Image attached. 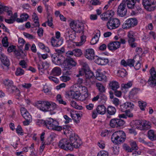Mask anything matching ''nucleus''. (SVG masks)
I'll return each instance as SVG.
<instances>
[{
	"instance_id": "obj_1",
	"label": "nucleus",
	"mask_w": 156,
	"mask_h": 156,
	"mask_svg": "<svg viewBox=\"0 0 156 156\" xmlns=\"http://www.w3.org/2000/svg\"><path fill=\"white\" fill-rule=\"evenodd\" d=\"M77 140L73 139L70 138L69 140L64 138L58 142V146L60 148L65 151H72L73 148H78Z\"/></svg>"
},
{
	"instance_id": "obj_2",
	"label": "nucleus",
	"mask_w": 156,
	"mask_h": 156,
	"mask_svg": "<svg viewBox=\"0 0 156 156\" xmlns=\"http://www.w3.org/2000/svg\"><path fill=\"white\" fill-rule=\"evenodd\" d=\"M41 121L48 129L60 131L63 128L62 126H58L59 124L57 121L51 118H49L46 120H42Z\"/></svg>"
},
{
	"instance_id": "obj_3",
	"label": "nucleus",
	"mask_w": 156,
	"mask_h": 156,
	"mask_svg": "<svg viewBox=\"0 0 156 156\" xmlns=\"http://www.w3.org/2000/svg\"><path fill=\"white\" fill-rule=\"evenodd\" d=\"M126 138V134L122 130L117 131L114 132L111 136L112 141L116 144L123 142Z\"/></svg>"
},
{
	"instance_id": "obj_4",
	"label": "nucleus",
	"mask_w": 156,
	"mask_h": 156,
	"mask_svg": "<svg viewBox=\"0 0 156 156\" xmlns=\"http://www.w3.org/2000/svg\"><path fill=\"white\" fill-rule=\"evenodd\" d=\"M79 36L80 38V41L79 42V47L83 45L86 41V36L84 34V25L82 23L79 24Z\"/></svg>"
},
{
	"instance_id": "obj_5",
	"label": "nucleus",
	"mask_w": 156,
	"mask_h": 156,
	"mask_svg": "<svg viewBox=\"0 0 156 156\" xmlns=\"http://www.w3.org/2000/svg\"><path fill=\"white\" fill-rule=\"evenodd\" d=\"M138 21L135 18H130L127 20L122 25L123 29H128L136 26Z\"/></svg>"
},
{
	"instance_id": "obj_6",
	"label": "nucleus",
	"mask_w": 156,
	"mask_h": 156,
	"mask_svg": "<svg viewBox=\"0 0 156 156\" xmlns=\"http://www.w3.org/2000/svg\"><path fill=\"white\" fill-rule=\"evenodd\" d=\"M142 3L145 8L149 11L156 9V2L154 0H143Z\"/></svg>"
},
{
	"instance_id": "obj_7",
	"label": "nucleus",
	"mask_w": 156,
	"mask_h": 156,
	"mask_svg": "<svg viewBox=\"0 0 156 156\" xmlns=\"http://www.w3.org/2000/svg\"><path fill=\"white\" fill-rule=\"evenodd\" d=\"M120 24V20L116 18H110L107 23L108 28L110 30L114 29L119 27Z\"/></svg>"
},
{
	"instance_id": "obj_8",
	"label": "nucleus",
	"mask_w": 156,
	"mask_h": 156,
	"mask_svg": "<svg viewBox=\"0 0 156 156\" xmlns=\"http://www.w3.org/2000/svg\"><path fill=\"white\" fill-rule=\"evenodd\" d=\"M62 128H63L62 130L63 131L64 134L67 137H69V139L72 138L73 139L77 140L78 136H76L75 133L72 131L71 128L68 125L64 126L62 127Z\"/></svg>"
},
{
	"instance_id": "obj_9",
	"label": "nucleus",
	"mask_w": 156,
	"mask_h": 156,
	"mask_svg": "<svg viewBox=\"0 0 156 156\" xmlns=\"http://www.w3.org/2000/svg\"><path fill=\"white\" fill-rule=\"evenodd\" d=\"M126 1L125 0H122V2L118 6L117 10V14L119 16L122 17L126 15Z\"/></svg>"
},
{
	"instance_id": "obj_10",
	"label": "nucleus",
	"mask_w": 156,
	"mask_h": 156,
	"mask_svg": "<svg viewBox=\"0 0 156 156\" xmlns=\"http://www.w3.org/2000/svg\"><path fill=\"white\" fill-rule=\"evenodd\" d=\"M125 123V122L123 120L120 119L114 118L110 120V125L113 128H117L122 126Z\"/></svg>"
},
{
	"instance_id": "obj_11",
	"label": "nucleus",
	"mask_w": 156,
	"mask_h": 156,
	"mask_svg": "<svg viewBox=\"0 0 156 156\" xmlns=\"http://www.w3.org/2000/svg\"><path fill=\"white\" fill-rule=\"evenodd\" d=\"M151 76L148 81V83L150 85L155 86L156 85V72L154 68H151L150 71Z\"/></svg>"
},
{
	"instance_id": "obj_12",
	"label": "nucleus",
	"mask_w": 156,
	"mask_h": 156,
	"mask_svg": "<svg viewBox=\"0 0 156 156\" xmlns=\"http://www.w3.org/2000/svg\"><path fill=\"white\" fill-rule=\"evenodd\" d=\"M114 14V12L112 10H108L104 12L100 16L101 19L103 20H107L109 18L111 17Z\"/></svg>"
},
{
	"instance_id": "obj_13",
	"label": "nucleus",
	"mask_w": 156,
	"mask_h": 156,
	"mask_svg": "<svg viewBox=\"0 0 156 156\" xmlns=\"http://www.w3.org/2000/svg\"><path fill=\"white\" fill-rule=\"evenodd\" d=\"M36 106L40 110L44 112H47L48 107L47 101H38L35 104Z\"/></svg>"
},
{
	"instance_id": "obj_14",
	"label": "nucleus",
	"mask_w": 156,
	"mask_h": 156,
	"mask_svg": "<svg viewBox=\"0 0 156 156\" xmlns=\"http://www.w3.org/2000/svg\"><path fill=\"white\" fill-rule=\"evenodd\" d=\"M126 3L127 5V7L129 9H135L136 10L141 9V8L137 6L136 5L135 0H125Z\"/></svg>"
},
{
	"instance_id": "obj_15",
	"label": "nucleus",
	"mask_w": 156,
	"mask_h": 156,
	"mask_svg": "<svg viewBox=\"0 0 156 156\" xmlns=\"http://www.w3.org/2000/svg\"><path fill=\"white\" fill-rule=\"evenodd\" d=\"M146 122H141L140 121H136L135 123L139 125V126H137L136 128H140L141 130L148 129L151 128V126L150 124H148Z\"/></svg>"
},
{
	"instance_id": "obj_16",
	"label": "nucleus",
	"mask_w": 156,
	"mask_h": 156,
	"mask_svg": "<svg viewBox=\"0 0 156 156\" xmlns=\"http://www.w3.org/2000/svg\"><path fill=\"white\" fill-rule=\"evenodd\" d=\"M84 55L85 57L89 60L94 59L95 56L94 55V50L91 48L87 49Z\"/></svg>"
},
{
	"instance_id": "obj_17",
	"label": "nucleus",
	"mask_w": 156,
	"mask_h": 156,
	"mask_svg": "<svg viewBox=\"0 0 156 156\" xmlns=\"http://www.w3.org/2000/svg\"><path fill=\"white\" fill-rule=\"evenodd\" d=\"M120 47L119 41H113L109 43L108 45V48L111 50H115Z\"/></svg>"
},
{
	"instance_id": "obj_18",
	"label": "nucleus",
	"mask_w": 156,
	"mask_h": 156,
	"mask_svg": "<svg viewBox=\"0 0 156 156\" xmlns=\"http://www.w3.org/2000/svg\"><path fill=\"white\" fill-rule=\"evenodd\" d=\"M23 117L26 120L23 122V123L24 126H27L30 124L32 121V117L31 115L29 112H27Z\"/></svg>"
},
{
	"instance_id": "obj_19",
	"label": "nucleus",
	"mask_w": 156,
	"mask_h": 156,
	"mask_svg": "<svg viewBox=\"0 0 156 156\" xmlns=\"http://www.w3.org/2000/svg\"><path fill=\"white\" fill-rule=\"evenodd\" d=\"M0 59L2 62L5 66L8 67L10 65V62L7 57L2 52H0Z\"/></svg>"
},
{
	"instance_id": "obj_20",
	"label": "nucleus",
	"mask_w": 156,
	"mask_h": 156,
	"mask_svg": "<svg viewBox=\"0 0 156 156\" xmlns=\"http://www.w3.org/2000/svg\"><path fill=\"white\" fill-rule=\"evenodd\" d=\"M86 90L87 89L85 87L82 86H79V94L83 98V99H80V101H83L85 100L86 97L84 94H85Z\"/></svg>"
},
{
	"instance_id": "obj_21",
	"label": "nucleus",
	"mask_w": 156,
	"mask_h": 156,
	"mask_svg": "<svg viewBox=\"0 0 156 156\" xmlns=\"http://www.w3.org/2000/svg\"><path fill=\"white\" fill-rule=\"evenodd\" d=\"M52 61L53 63L57 65H61L62 61L61 59L57 56L56 54H54L51 55Z\"/></svg>"
},
{
	"instance_id": "obj_22",
	"label": "nucleus",
	"mask_w": 156,
	"mask_h": 156,
	"mask_svg": "<svg viewBox=\"0 0 156 156\" xmlns=\"http://www.w3.org/2000/svg\"><path fill=\"white\" fill-rule=\"evenodd\" d=\"M19 48V49L18 50H15L14 51L15 55L17 58H23L25 56V53L22 50L21 48Z\"/></svg>"
},
{
	"instance_id": "obj_23",
	"label": "nucleus",
	"mask_w": 156,
	"mask_h": 156,
	"mask_svg": "<svg viewBox=\"0 0 156 156\" xmlns=\"http://www.w3.org/2000/svg\"><path fill=\"white\" fill-rule=\"evenodd\" d=\"M66 97L74 99L77 101L78 100V95L75 94L72 90L66 92Z\"/></svg>"
},
{
	"instance_id": "obj_24",
	"label": "nucleus",
	"mask_w": 156,
	"mask_h": 156,
	"mask_svg": "<svg viewBox=\"0 0 156 156\" xmlns=\"http://www.w3.org/2000/svg\"><path fill=\"white\" fill-rule=\"evenodd\" d=\"M97 112L100 114L103 115L106 111V108L104 105H99L96 109Z\"/></svg>"
},
{
	"instance_id": "obj_25",
	"label": "nucleus",
	"mask_w": 156,
	"mask_h": 156,
	"mask_svg": "<svg viewBox=\"0 0 156 156\" xmlns=\"http://www.w3.org/2000/svg\"><path fill=\"white\" fill-rule=\"evenodd\" d=\"M137 56L139 57L140 59L141 58V57H140V56H139L138 55H136L133 59H128L127 60V66L130 67L134 66V62L137 61V60L136 59Z\"/></svg>"
},
{
	"instance_id": "obj_26",
	"label": "nucleus",
	"mask_w": 156,
	"mask_h": 156,
	"mask_svg": "<svg viewBox=\"0 0 156 156\" xmlns=\"http://www.w3.org/2000/svg\"><path fill=\"white\" fill-rule=\"evenodd\" d=\"M98 34L99 35V37L100 35V32L99 30L97 31V32L96 33V34L92 38L90 42L91 44H94L98 42L99 38V37L98 36Z\"/></svg>"
},
{
	"instance_id": "obj_27",
	"label": "nucleus",
	"mask_w": 156,
	"mask_h": 156,
	"mask_svg": "<svg viewBox=\"0 0 156 156\" xmlns=\"http://www.w3.org/2000/svg\"><path fill=\"white\" fill-rule=\"evenodd\" d=\"M51 43L53 46L55 47H58L60 46L62 43L61 41L56 39L53 37H52L51 38Z\"/></svg>"
},
{
	"instance_id": "obj_28",
	"label": "nucleus",
	"mask_w": 156,
	"mask_h": 156,
	"mask_svg": "<svg viewBox=\"0 0 156 156\" xmlns=\"http://www.w3.org/2000/svg\"><path fill=\"white\" fill-rule=\"evenodd\" d=\"M96 78L99 81L105 80L106 76L100 72L97 71L96 72Z\"/></svg>"
},
{
	"instance_id": "obj_29",
	"label": "nucleus",
	"mask_w": 156,
	"mask_h": 156,
	"mask_svg": "<svg viewBox=\"0 0 156 156\" xmlns=\"http://www.w3.org/2000/svg\"><path fill=\"white\" fill-rule=\"evenodd\" d=\"M109 86L110 88L113 90H116L119 87V83L115 81H113L110 82L109 84Z\"/></svg>"
},
{
	"instance_id": "obj_30",
	"label": "nucleus",
	"mask_w": 156,
	"mask_h": 156,
	"mask_svg": "<svg viewBox=\"0 0 156 156\" xmlns=\"http://www.w3.org/2000/svg\"><path fill=\"white\" fill-rule=\"evenodd\" d=\"M28 18V16L27 14L23 13L20 16V18H17L16 21L18 22H23L26 21Z\"/></svg>"
},
{
	"instance_id": "obj_31",
	"label": "nucleus",
	"mask_w": 156,
	"mask_h": 156,
	"mask_svg": "<svg viewBox=\"0 0 156 156\" xmlns=\"http://www.w3.org/2000/svg\"><path fill=\"white\" fill-rule=\"evenodd\" d=\"M61 73V70L59 67H55L54 68L52 71V73L55 76H58L60 75Z\"/></svg>"
},
{
	"instance_id": "obj_32",
	"label": "nucleus",
	"mask_w": 156,
	"mask_h": 156,
	"mask_svg": "<svg viewBox=\"0 0 156 156\" xmlns=\"http://www.w3.org/2000/svg\"><path fill=\"white\" fill-rule=\"evenodd\" d=\"M85 77L87 79H90L94 78V76L93 73L90 70L86 69L85 72Z\"/></svg>"
},
{
	"instance_id": "obj_33",
	"label": "nucleus",
	"mask_w": 156,
	"mask_h": 156,
	"mask_svg": "<svg viewBox=\"0 0 156 156\" xmlns=\"http://www.w3.org/2000/svg\"><path fill=\"white\" fill-rule=\"evenodd\" d=\"M148 137L152 140H156V135L154 134V132L153 130H149L148 133Z\"/></svg>"
},
{
	"instance_id": "obj_34",
	"label": "nucleus",
	"mask_w": 156,
	"mask_h": 156,
	"mask_svg": "<svg viewBox=\"0 0 156 156\" xmlns=\"http://www.w3.org/2000/svg\"><path fill=\"white\" fill-rule=\"evenodd\" d=\"M108 113L110 115H113L115 113L116 110L115 108L112 106H109L107 108Z\"/></svg>"
},
{
	"instance_id": "obj_35",
	"label": "nucleus",
	"mask_w": 156,
	"mask_h": 156,
	"mask_svg": "<svg viewBox=\"0 0 156 156\" xmlns=\"http://www.w3.org/2000/svg\"><path fill=\"white\" fill-rule=\"evenodd\" d=\"M69 60H65L64 61L62 65L64 69H71V68L70 64H69Z\"/></svg>"
},
{
	"instance_id": "obj_36",
	"label": "nucleus",
	"mask_w": 156,
	"mask_h": 156,
	"mask_svg": "<svg viewBox=\"0 0 156 156\" xmlns=\"http://www.w3.org/2000/svg\"><path fill=\"white\" fill-rule=\"evenodd\" d=\"M9 90L12 93L16 92L17 94L20 93L19 90L16 87L12 85V86H10L9 88Z\"/></svg>"
},
{
	"instance_id": "obj_37",
	"label": "nucleus",
	"mask_w": 156,
	"mask_h": 156,
	"mask_svg": "<svg viewBox=\"0 0 156 156\" xmlns=\"http://www.w3.org/2000/svg\"><path fill=\"white\" fill-rule=\"evenodd\" d=\"M56 100L60 104H63L64 105H66V103L65 101L63 100L60 94H58L57 95Z\"/></svg>"
},
{
	"instance_id": "obj_38",
	"label": "nucleus",
	"mask_w": 156,
	"mask_h": 156,
	"mask_svg": "<svg viewBox=\"0 0 156 156\" xmlns=\"http://www.w3.org/2000/svg\"><path fill=\"white\" fill-rule=\"evenodd\" d=\"M96 86L99 91L101 93H103L105 91V87L101 83H97L96 84Z\"/></svg>"
},
{
	"instance_id": "obj_39",
	"label": "nucleus",
	"mask_w": 156,
	"mask_h": 156,
	"mask_svg": "<svg viewBox=\"0 0 156 156\" xmlns=\"http://www.w3.org/2000/svg\"><path fill=\"white\" fill-rule=\"evenodd\" d=\"M86 69L82 68L80 69L79 71V77L83 76V78H84V75L85 74Z\"/></svg>"
},
{
	"instance_id": "obj_40",
	"label": "nucleus",
	"mask_w": 156,
	"mask_h": 156,
	"mask_svg": "<svg viewBox=\"0 0 156 156\" xmlns=\"http://www.w3.org/2000/svg\"><path fill=\"white\" fill-rule=\"evenodd\" d=\"M8 40V38L7 37H5L2 39V43L4 47H7L8 46L9 44Z\"/></svg>"
},
{
	"instance_id": "obj_41",
	"label": "nucleus",
	"mask_w": 156,
	"mask_h": 156,
	"mask_svg": "<svg viewBox=\"0 0 156 156\" xmlns=\"http://www.w3.org/2000/svg\"><path fill=\"white\" fill-rule=\"evenodd\" d=\"M138 103L140 109L143 111L144 110V108L146 107L147 104L145 102L139 101Z\"/></svg>"
},
{
	"instance_id": "obj_42",
	"label": "nucleus",
	"mask_w": 156,
	"mask_h": 156,
	"mask_svg": "<svg viewBox=\"0 0 156 156\" xmlns=\"http://www.w3.org/2000/svg\"><path fill=\"white\" fill-rule=\"evenodd\" d=\"M24 73V70L20 68H18L17 69L16 72V75L17 76H20Z\"/></svg>"
},
{
	"instance_id": "obj_43",
	"label": "nucleus",
	"mask_w": 156,
	"mask_h": 156,
	"mask_svg": "<svg viewBox=\"0 0 156 156\" xmlns=\"http://www.w3.org/2000/svg\"><path fill=\"white\" fill-rule=\"evenodd\" d=\"M4 84L8 87L9 88L10 86H12L13 84V82L12 81L8 79H6L4 82Z\"/></svg>"
},
{
	"instance_id": "obj_44",
	"label": "nucleus",
	"mask_w": 156,
	"mask_h": 156,
	"mask_svg": "<svg viewBox=\"0 0 156 156\" xmlns=\"http://www.w3.org/2000/svg\"><path fill=\"white\" fill-rule=\"evenodd\" d=\"M131 148L132 152L133 150H136L138 148V147L135 141L132 142L130 143Z\"/></svg>"
},
{
	"instance_id": "obj_45",
	"label": "nucleus",
	"mask_w": 156,
	"mask_h": 156,
	"mask_svg": "<svg viewBox=\"0 0 156 156\" xmlns=\"http://www.w3.org/2000/svg\"><path fill=\"white\" fill-rule=\"evenodd\" d=\"M66 60H68L69 62V64H70L71 68L73 67L76 66V63L73 60L72 58H66Z\"/></svg>"
},
{
	"instance_id": "obj_46",
	"label": "nucleus",
	"mask_w": 156,
	"mask_h": 156,
	"mask_svg": "<svg viewBox=\"0 0 156 156\" xmlns=\"http://www.w3.org/2000/svg\"><path fill=\"white\" fill-rule=\"evenodd\" d=\"M138 89L137 88H134L130 92V96L131 97H133L138 93Z\"/></svg>"
},
{
	"instance_id": "obj_47",
	"label": "nucleus",
	"mask_w": 156,
	"mask_h": 156,
	"mask_svg": "<svg viewBox=\"0 0 156 156\" xmlns=\"http://www.w3.org/2000/svg\"><path fill=\"white\" fill-rule=\"evenodd\" d=\"M126 71L125 70H120L118 71V75L122 77H123L126 76Z\"/></svg>"
},
{
	"instance_id": "obj_48",
	"label": "nucleus",
	"mask_w": 156,
	"mask_h": 156,
	"mask_svg": "<svg viewBox=\"0 0 156 156\" xmlns=\"http://www.w3.org/2000/svg\"><path fill=\"white\" fill-rule=\"evenodd\" d=\"M69 25L72 29L74 31H75L76 30V27H77V23H75L74 21H72L70 23Z\"/></svg>"
},
{
	"instance_id": "obj_49",
	"label": "nucleus",
	"mask_w": 156,
	"mask_h": 156,
	"mask_svg": "<svg viewBox=\"0 0 156 156\" xmlns=\"http://www.w3.org/2000/svg\"><path fill=\"white\" fill-rule=\"evenodd\" d=\"M98 94L99 99L100 100V101H103L102 102H104V101H105L107 100V98L105 95L101 93H99Z\"/></svg>"
},
{
	"instance_id": "obj_50",
	"label": "nucleus",
	"mask_w": 156,
	"mask_h": 156,
	"mask_svg": "<svg viewBox=\"0 0 156 156\" xmlns=\"http://www.w3.org/2000/svg\"><path fill=\"white\" fill-rule=\"evenodd\" d=\"M80 64L83 67V68L87 69L88 67L87 64L84 59L80 60Z\"/></svg>"
},
{
	"instance_id": "obj_51",
	"label": "nucleus",
	"mask_w": 156,
	"mask_h": 156,
	"mask_svg": "<svg viewBox=\"0 0 156 156\" xmlns=\"http://www.w3.org/2000/svg\"><path fill=\"white\" fill-rule=\"evenodd\" d=\"M72 91L75 93V94H77L78 95V84L76 83L74 84L72 87Z\"/></svg>"
},
{
	"instance_id": "obj_52",
	"label": "nucleus",
	"mask_w": 156,
	"mask_h": 156,
	"mask_svg": "<svg viewBox=\"0 0 156 156\" xmlns=\"http://www.w3.org/2000/svg\"><path fill=\"white\" fill-rule=\"evenodd\" d=\"M97 156H108V154L107 152L103 150L98 152Z\"/></svg>"
},
{
	"instance_id": "obj_53",
	"label": "nucleus",
	"mask_w": 156,
	"mask_h": 156,
	"mask_svg": "<svg viewBox=\"0 0 156 156\" xmlns=\"http://www.w3.org/2000/svg\"><path fill=\"white\" fill-rule=\"evenodd\" d=\"M46 64V62L44 63L41 62H40V63L38 62L37 64L38 69L40 70L44 69L45 65Z\"/></svg>"
},
{
	"instance_id": "obj_54",
	"label": "nucleus",
	"mask_w": 156,
	"mask_h": 156,
	"mask_svg": "<svg viewBox=\"0 0 156 156\" xmlns=\"http://www.w3.org/2000/svg\"><path fill=\"white\" fill-rule=\"evenodd\" d=\"M125 103L127 108H130L132 109L134 107V105L133 103L131 102H126Z\"/></svg>"
},
{
	"instance_id": "obj_55",
	"label": "nucleus",
	"mask_w": 156,
	"mask_h": 156,
	"mask_svg": "<svg viewBox=\"0 0 156 156\" xmlns=\"http://www.w3.org/2000/svg\"><path fill=\"white\" fill-rule=\"evenodd\" d=\"M132 85V83L131 82H129L126 84H122V87L126 89L130 87Z\"/></svg>"
},
{
	"instance_id": "obj_56",
	"label": "nucleus",
	"mask_w": 156,
	"mask_h": 156,
	"mask_svg": "<svg viewBox=\"0 0 156 156\" xmlns=\"http://www.w3.org/2000/svg\"><path fill=\"white\" fill-rule=\"evenodd\" d=\"M70 69H63V74L64 75H69L71 74V72L70 70Z\"/></svg>"
},
{
	"instance_id": "obj_57",
	"label": "nucleus",
	"mask_w": 156,
	"mask_h": 156,
	"mask_svg": "<svg viewBox=\"0 0 156 156\" xmlns=\"http://www.w3.org/2000/svg\"><path fill=\"white\" fill-rule=\"evenodd\" d=\"M98 145L99 147L103 149L105 146V142L102 140H100L98 143Z\"/></svg>"
},
{
	"instance_id": "obj_58",
	"label": "nucleus",
	"mask_w": 156,
	"mask_h": 156,
	"mask_svg": "<svg viewBox=\"0 0 156 156\" xmlns=\"http://www.w3.org/2000/svg\"><path fill=\"white\" fill-rule=\"evenodd\" d=\"M90 3L94 5H96L101 4V3L98 0H90Z\"/></svg>"
},
{
	"instance_id": "obj_59",
	"label": "nucleus",
	"mask_w": 156,
	"mask_h": 156,
	"mask_svg": "<svg viewBox=\"0 0 156 156\" xmlns=\"http://www.w3.org/2000/svg\"><path fill=\"white\" fill-rule=\"evenodd\" d=\"M18 42L20 44L18 47L22 48L23 44L25 43V41L23 38H20L18 39Z\"/></svg>"
},
{
	"instance_id": "obj_60",
	"label": "nucleus",
	"mask_w": 156,
	"mask_h": 156,
	"mask_svg": "<svg viewBox=\"0 0 156 156\" xmlns=\"http://www.w3.org/2000/svg\"><path fill=\"white\" fill-rule=\"evenodd\" d=\"M127 108L126 106L125 103L121 105H120V107L119 108V110L122 112H126L127 111V110L126 109H127Z\"/></svg>"
},
{
	"instance_id": "obj_61",
	"label": "nucleus",
	"mask_w": 156,
	"mask_h": 156,
	"mask_svg": "<svg viewBox=\"0 0 156 156\" xmlns=\"http://www.w3.org/2000/svg\"><path fill=\"white\" fill-rule=\"evenodd\" d=\"M95 60V62L99 65H101L102 58L95 56L94 59Z\"/></svg>"
},
{
	"instance_id": "obj_62",
	"label": "nucleus",
	"mask_w": 156,
	"mask_h": 156,
	"mask_svg": "<svg viewBox=\"0 0 156 156\" xmlns=\"http://www.w3.org/2000/svg\"><path fill=\"white\" fill-rule=\"evenodd\" d=\"M61 80L64 82H66L70 80V78L69 77L67 76H63L60 77Z\"/></svg>"
},
{
	"instance_id": "obj_63",
	"label": "nucleus",
	"mask_w": 156,
	"mask_h": 156,
	"mask_svg": "<svg viewBox=\"0 0 156 156\" xmlns=\"http://www.w3.org/2000/svg\"><path fill=\"white\" fill-rule=\"evenodd\" d=\"M123 149L126 151H128V152H131V148L127 144H124L123 145Z\"/></svg>"
},
{
	"instance_id": "obj_64",
	"label": "nucleus",
	"mask_w": 156,
	"mask_h": 156,
	"mask_svg": "<svg viewBox=\"0 0 156 156\" xmlns=\"http://www.w3.org/2000/svg\"><path fill=\"white\" fill-rule=\"evenodd\" d=\"M16 131L18 134H20L21 135H23V132L20 126H17L16 129Z\"/></svg>"
}]
</instances>
